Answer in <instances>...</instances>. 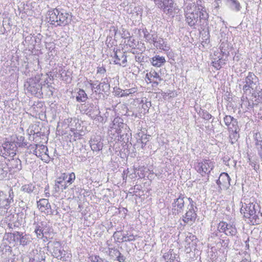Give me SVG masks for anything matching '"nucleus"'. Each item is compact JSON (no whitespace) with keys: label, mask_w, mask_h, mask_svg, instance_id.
<instances>
[{"label":"nucleus","mask_w":262,"mask_h":262,"mask_svg":"<svg viewBox=\"0 0 262 262\" xmlns=\"http://www.w3.org/2000/svg\"><path fill=\"white\" fill-rule=\"evenodd\" d=\"M186 24L193 29L204 30L208 25V14L202 6L189 3L184 8Z\"/></svg>","instance_id":"f257e3e1"},{"label":"nucleus","mask_w":262,"mask_h":262,"mask_svg":"<svg viewBox=\"0 0 262 262\" xmlns=\"http://www.w3.org/2000/svg\"><path fill=\"white\" fill-rule=\"evenodd\" d=\"M241 213L244 217L248 220L249 223L252 225L259 224L261 221L260 216H261L258 205L250 203H244L241 208Z\"/></svg>","instance_id":"f03ea898"},{"label":"nucleus","mask_w":262,"mask_h":262,"mask_svg":"<svg viewBox=\"0 0 262 262\" xmlns=\"http://www.w3.org/2000/svg\"><path fill=\"white\" fill-rule=\"evenodd\" d=\"M243 83L244 85L243 87V90L244 94H246L248 92L251 93V90H256L259 84L258 77L252 72H249L248 73Z\"/></svg>","instance_id":"7ed1b4c3"},{"label":"nucleus","mask_w":262,"mask_h":262,"mask_svg":"<svg viewBox=\"0 0 262 262\" xmlns=\"http://www.w3.org/2000/svg\"><path fill=\"white\" fill-rule=\"evenodd\" d=\"M14 194L12 188L9 190L8 194L0 190V209H5L7 212L10 208V205L14 202Z\"/></svg>","instance_id":"20e7f679"},{"label":"nucleus","mask_w":262,"mask_h":262,"mask_svg":"<svg viewBox=\"0 0 262 262\" xmlns=\"http://www.w3.org/2000/svg\"><path fill=\"white\" fill-rule=\"evenodd\" d=\"M17 149V147L15 142H6L0 148V155L5 159L8 157L12 158L15 156Z\"/></svg>","instance_id":"39448f33"},{"label":"nucleus","mask_w":262,"mask_h":262,"mask_svg":"<svg viewBox=\"0 0 262 262\" xmlns=\"http://www.w3.org/2000/svg\"><path fill=\"white\" fill-rule=\"evenodd\" d=\"M213 167V163L210 160L206 159L197 162L195 165L196 171L203 177L206 174L208 175Z\"/></svg>","instance_id":"423d86ee"},{"label":"nucleus","mask_w":262,"mask_h":262,"mask_svg":"<svg viewBox=\"0 0 262 262\" xmlns=\"http://www.w3.org/2000/svg\"><path fill=\"white\" fill-rule=\"evenodd\" d=\"M24 86L28 92L32 94L36 95L41 91V84L39 82L38 78H31L28 79L25 82Z\"/></svg>","instance_id":"0eeeda50"},{"label":"nucleus","mask_w":262,"mask_h":262,"mask_svg":"<svg viewBox=\"0 0 262 262\" xmlns=\"http://www.w3.org/2000/svg\"><path fill=\"white\" fill-rule=\"evenodd\" d=\"M241 101L242 107H245L247 108V110H251L254 107H258L259 105H262L261 103H259L260 100L259 98H256L255 93H252L250 98H245L243 96L241 98Z\"/></svg>","instance_id":"6e6552de"},{"label":"nucleus","mask_w":262,"mask_h":262,"mask_svg":"<svg viewBox=\"0 0 262 262\" xmlns=\"http://www.w3.org/2000/svg\"><path fill=\"white\" fill-rule=\"evenodd\" d=\"M189 205L188 206L186 213L183 216V221L185 223L192 224L194 222L197 216L195 211L194 210V202L191 198H188Z\"/></svg>","instance_id":"1a4fd4ad"},{"label":"nucleus","mask_w":262,"mask_h":262,"mask_svg":"<svg viewBox=\"0 0 262 262\" xmlns=\"http://www.w3.org/2000/svg\"><path fill=\"white\" fill-rule=\"evenodd\" d=\"M221 232H224L228 236H234L237 233V230L234 225L228 224L226 222H220L217 226Z\"/></svg>","instance_id":"9d476101"},{"label":"nucleus","mask_w":262,"mask_h":262,"mask_svg":"<svg viewBox=\"0 0 262 262\" xmlns=\"http://www.w3.org/2000/svg\"><path fill=\"white\" fill-rule=\"evenodd\" d=\"M156 5L162 9L166 14H171L173 11V2L172 0H156Z\"/></svg>","instance_id":"9b49d317"},{"label":"nucleus","mask_w":262,"mask_h":262,"mask_svg":"<svg viewBox=\"0 0 262 262\" xmlns=\"http://www.w3.org/2000/svg\"><path fill=\"white\" fill-rule=\"evenodd\" d=\"M37 204L39 209L41 212H43L46 214L52 215L53 214V211L51 209V205L48 200L46 199H40L37 202Z\"/></svg>","instance_id":"f8f14e48"},{"label":"nucleus","mask_w":262,"mask_h":262,"mask_svg":"<svg viewBox=\"0 0 262 262\" xmlns=\"http://www.w3.org/2000/svg\"><path fill=\"white\" fill-rule=\"evenodd\" d=\"M122 121L123 120L119 117L115 118L110 126L112 130H115V132L117 133L118 136H120L121 139L124 136L123 134H122V128H123L124 126H126V125L122 122Z\"/></svg>","instance_id":"ddd939ff"},{"label":"nucleus","mask_w":262,"mask_h":262,"mask_svg":"<svg viewBox=\"0 0 262 262\" xmlns=\"http://www.w3.org/2000/svg\"><path fill=\"white\" fill-rule=\"evenodd\" d=\"M6 163L10 170H13V172H17L21 169V162L18 158H10Z\"/></svg>","instance_id":"4468645a"},{"label":"nucleus","mask_w":262,"mask_h":262,"mask_svg":"<svg viewBox=\"0 0 262 262\" xmlns=\"http://www.w3.org/2000/svg\"><path fill=\"white\" fill-rule=\"evenodd\" d=\"M12 234L14 240L18 241L19 244L23 246L27 245L31 242L29 235L27 234L15 231Z\"/></svg>","instance_id":"2eb2a0df"},{"label":"nucleus","mask_w":262,"mask_h":262,"mask_svg":"<svg viewBox=\"0 0 262 262\" xmlns=\"http://www.w3.org/2000/svg\"><path fill=\"white\" fill-rule=\"evenodd\" d=\"M184 197L180 195L179 197L174 200L172 203V212L173 214H179L182 212L184 207Z\"/></svg>","instance_id":"dca6fc26"},{"label":"nucleus","mask_w":262,"mask_h":262,"mask_svg":"<svg viewBox=\"0 0 262 262\" xmlns=\"http://www.w3.org/2000/svg\"><path fill=\"white\" fill-rule=\"evenodd\" d=\"M61 13V12L56 8L48 11V14L51 24L55 25L57 23L56 26H59Z\"/></svg>","instance_id":"f3484780"},{"label":"nucleus","mask_w":262,"mask_h":262,"mask_svg":"<svg viewBox=\"0 0 262 262\" xmlns=\"http://www.w3.org/2000/svg\"><path fill=\"white\" fill-rule=\"evenodd\" d=\"M84 112L91 117L98 116L100 113L98 106L93 103H88L84 105Z\"/></svg>","instance_id":"a211bd4d"},{"label":"nucleus","mask_w":262,"mask_h":262,"mask_svg":"<svg viewBox=\"0 0 262 262\" xmlns=\"http://www.w3.org/2000/svg\"><path fill=\"white\" fill-rule=\"evenodd\" d=\"M225 125L228 127L229 131H236L238 129V122L236 119L229 115H226L224 118Z\"/></svg>","instance_id":"6ab92c4d"},{"label":"nucleus","mask_w":262,"mask_h":262,"mask_svg":"<svg viewBox=\"0 0 262 262\" xmlns=\"http://www.w3.org/2000/svg\"><path fill=\"white\" fill-rule=\"evenodd\" d=\"M114 57L115 58L114 63L116 64L122 65L123 67L125 66L127 62L126 56L124 52L120 50H117L114 52Z\"/></svg>","instance_id":"aec40b11"},{"label":"nucleus","mask_w":262,"mask_h":262,"mask_svg":"<svg viewBox=\"0 0 262 262\" xmlns=\"http://www.w3.org/2000/svg\"><path fill=\"white\" fill-rule=\"evenodd\" d=\"M51 246H52V255L53 256L58 259H61L62 254L61 243L59 242L54 241L52 243Z\"/></svg>","instance_id":"412c9836"},{"label":"nucleus","mask_w":262,"mask_h":262,"mask_svg":"<svg viewBox=\"0 0 262 262\" xmlns=\"http://www.w3.org/2000/svg\"><path fill=\"white\" fill-rule=\"evenodd\" d=\"M154 46L159 50H162L165 51H167L170 49L169 46L162 38H158L157 36L154 42Z\"/></svg>","instance_id":"4be33fe9"},{"label":"nucleus","mask_w":262,"mask_h":262,"mask_svg":"<svg viewBox=\"0 0 262 262\" xmlns=\"http://www.w3.org/2000/svg\"><path fill=\"white\" fill-rule=\"evenodd\" d=\"M255 145L258 154L262 159V138L259 133H256L255 135Z\"/></svg>","instance_id":"5701e85b"},{"label":"nucleus","mask_w":262,"mask_h":262,"mask_svg":"<svg viewBox=\"0 0 262 262\" xmlns=\"http://www.w3.org/2000/svg\"><path fill=\"white\" fill-rule=\"evenodd\" d=\"M220 178L222 181L223 188L224 189H228L231 185L230 182L231 179L228 173L225 172L222 173L220 176Z\"/></svg>","instance_id":"b1692460"},{"label":"nucleus","mask_w":262,"mask_h":262,"mask_svg":"<svg viewBox=\"0 0 262 262\" xmlns=\"http://www.w3.org/2000/svg\"><path fill=\"white\" fill-rule=\"evenodd\" d=\"M34 146L35 148L33 150V154L38 157H41L43 153H46V151H48L47 147L42 144H35Z\"/></svg>","instance_id":"393cba45"},{"label":"nucleus","mask_w":262,"mask_h":262,"mask_svg":"<svg viewBox=\"0 0 262 262\" xmlns=\"http://www.w3.org/2000/svg\"><path fill=\"white\" fill-rule=\"evenodd\" d=\"M166 62L164 57L156 55L152 58L151 63L154 67H160L162 66Z\"/></svg>","instance_id":"a878e982"},{"label":"nucleus","mask_w":262,"mask_h":262,"mask_svg":"<svg viewBox=\"0 0 262 262\" xmlns=\"http://www.w3.org/2000/svg\"><path fill=\"white\" fill-rule=\"evenodd\" d=\"M214 56L215 57H212L211 64L215 69L219 70L221 68L222 66L225 64V62L222 60V57H221L220 56L216 57L215 52L214 53Z\"/></svg>","instance_id":"bb28decb"},{"label":"nucleus","mask_w":262,"mask_h":262,"mask_svg":"<svg viewBox=\"0 0 262 262\" xmlns=\"http://www.w3.org/2000/svg\"><path fill=\"white\" fill-rule=\"evenodd\" d=\"M110 84L108 82L107 78L104 79L103 81L100 82V83L97 85V88H95L97 91L105 92L110 90Z\"/></svg>","instance_id":"cd10ccee"},{"label":"nucleus","mask_w":262,"mask_h":262,"mask_svg":"<svg viewBox=\"0 0 262 262\" xmlns=\"http://www.w3.org/2000/svg\"><path fill=\"white\" fill-rule=\"evenodd\" d=\"M71 18L69 13L61 12L59 26L67 25L71 21Z\"/></svg>","instance_id":"c85d7f7f"},{"label":"nucleus","mask_w":262,"mask_h":262,"mask_svg":"<svg viewBox=\"0 0 262 262\" xmlns=\"http://www.w3.org/2000/svg\"><path fill=\"white\" fill-rule=\"evenodd\" d=\"M143 32L145 41L150 43H154L157 35L150 34L146 29L143 30Z\"/></svg>","instance_id":"c756f323"},{"label":"nucleus","mask_w":262,"mask_h":262,"mask_svg":"<svg viewBox=\"0 0 262 262\" xmlns=\"http://www.w3.org/2000/svg\"><path fill=\"white\" fill-rule=\"evenodd\" d=\"M230 8L236 12L240 11L241 6L237 0H227Z\"/></svg>","instance_id":"7c9ffc66"},{"label":"nucleus","mask_w":262,"mask_h":262,"mask_svg":"<svg viewBox=\"0 0 262 262\" xmlns=\"http://www.w3.org/2000/svg\"><path fill=\"white\" fill-rule=\"evenodd\" d=\"M76 98L78 102H84L87 100L88 96L83 90L80 89L77 92V96Z\"/></svg>","instance_id":"2f4dec72"},{"label":"nucleus","mask_w":262,"mask_h":262,"mask_svg":"<svg viewBox=\"0 0 262 262\" xmlns=\"http://www.w3.org/2000/svg\"><path fill=\"white\" fill-rule=\"evenodd\" d=\"M186 242L187 243V246L189 248L195 247L196 244V238L193 235H190L187 236L186 238Z\"/></svg>","instance_id":"473e14b6"},{"label":"nucleus","mask_w":262,"mask_h":262,"mask_svg":"<svg viewBox=\"0 0 262 262\" xmlns=\"http://www.w3.org/2000/svg\"><path fill=\"white\" fill-rule=\"evenodd\" d=\"M163 257L167 262H173L176 258L175 255L173 253V250H170L168 252L164 254Z\"/></svg>","instance_id":"72a5a7b5"},{"label":"nucleus","mask_w":262,"mask_h":262,"mask_svg":"<svg viewBox=\"0 0 262 262\" xmlns=\"http://www.w3.org/2000/svg\"><path fill=\"white\" fill-rule=\"evenodd\" d=\"M137 237V235H134L133 234H129L128 232H126V233H124L122 235V237L121 238L122 242H132L136 240V237Z\"/></svg>","instance_id":"f704fd0d"},{"label":"nucleus","mask_w":262,"mask_h":262,"mask_svg":"<svg viewBox=\"0 0 262 262\" xmlns=\"http://www.w3.org/2000/svg\"><path fill=\"white\" fill-rule=\"evenodd\" d=\"M69 185L66 182L63 183H60L58 184H55V190L57 192L63 191Z\"/></svg>","instance_id":"c9c22d12"},{"label":"nucleus","mask_w":262,"mask_h":262,"mask_svg":"<svg viewBox=\"0 0 262 262\" xmlns=\"http://www.w3.org/2000/svg\"><path fill=\"white\" fill-rule=\"evenodd\" d=\"M45 260V257L41 253H36L33 257L30 258L29 262H42Z\"/></svg>","instance_id":"e433bc0d"},{"label":"nucleus","mask_w":262,"mask_h":262,"mask_svg":"<svg viewBox=\"0 0 262 262\" xmlns=\"http://www.w3.org/2000/svg\"><path fill=\"white\" fill-rule=\"evenodd\" d=\"M35 188V186L32 184H27L22 186L21 190L26 192L30 193L32 192Z\"/></svg>","instance_id":"4c0bfd02"},{"label":"nucleus","mask_w":262,"mask_h":262,"mask_svg":"<svg viewBox=\"0 0 262 262\" xmlns=\"http://www.w3.org/2000/svg\"><path fill=\"white\" fill-rule=\"evenodd\" d=\"M146 76H149L150 79H151V78L152 79L156 78L157 79H158L159 81L162 80V79L161 78L159 74L155 71H151L149 73H147L146 74Z\"/></svg>","instance_id":"58836bf2"},{"label":"nucleus","mask_w":262,"mask_h":262,"mask_svg":"<svg viewBox=\"0 0 262 262\" xmlns=\"http://www.w3.org/2000/svg\"><path fill=\"white\" fill-rule=\"evenodd\" d=\"M108 251L109 255L113 258H116L120 252L117 249L110 247L108 248Z\"/></svg>","instance_id":"ea45409f"},{"label":"nucleus","mask_w":262,"mask_h":262,"mask_svg":"<svg viewBox=\"0 0 262 262\" xmlns=\"http://www.w3.org/2000/svg\"><path fill=\"white\" fill-rule=\"evenodd\" d=\"M68 178V175L65 173H62L61 176L59 178H57V179L55 180V184H58V183H63L66 182V180Z\"/></svg>","instance_id":"a19ab883"},{"label":"nucleus","mask_w":262,"mask_h":262,"mask_svg":"<svg viewBox=\"0 0 262 262\" xmlns=\"http://www.w3.org/2000/svg\"><path fill=\"white\" fill-rule=\"evenodd\" d=\"M34 231L38 237L42 238L43 236V230L40 226L37 225Z\"/></svg>","instance_id":"79ce46f5"},{"label":"nucleus","mask_w":262,"mask_h":262,"mask_svg":"<svg viewBox=\"0 0 262 262\" xmlns=\"http://www.w3.org/2000/svg\"><path fill=\"white\" fill-rule=\"evenodd\" d=\"M68 179L66 181L67 183L69 185H71L75 179V175L74 172L70 173L69 176H68Z\"/></svg>","instance_id":"37998d69"},{"label":"nucleus","mask_w":262,"mask_h":262,"mask_svg":"<svg viewBox=\"0 0 262 262\" xmlns=\"http://www.w3.org/2000/svg\"><path fill=\"white\" fill-rule=\"evenodd\" d=\"M202 115V118L206 120H209L212 118V115L207 111H203Z\"/></svg>","instance_id":"c03bdc74"},{"label":"nucleus","mask_w":262,"mask_h":262,"mask_svg":"<svg viewBox=\"0 0 262 262\" xmlns=\"http://www.w3.org/2000/svg\"><path fill=\"white\" fill-rule=\"evenodd\" d=\"M118 29L115 26H112L110 29V34L109 35L112 37L113 36H115Z\"/></svg>","instance_id":"a18cd8bd"},{"label":"nucleus","mask_w":262,"mask_h":262,"mask_svg":"<svg viewBox=\"0 0 262 262\" xmlns=\"http://www.w3.org/2000/svg\"><path fill=\"white\" fill-rule=\"evenodd\" d=\"M90 258L91 262H101V260L103 259V258H100L98 255L91 256Z\"/></svg>","instance_id":"49530a36"},{"label":"nucleus","mask_w":262,"mask_h":262,"mask_svg":"<svg viewBox=\"0 0 262 262\" xmlns=\"http://www.w3.org/2000/svg\"><path fill=\"white\" fill-rule=\"evenodd\" d=\"M249 164L254 169L256 170L259 168V166L256 165V162L253 160H251L250 158H249Z\"/></svg>","instance_id":"de8ad7c7"},{"label":"nucleus","mask_w":262,"mask_h":262,"mask_svg":"<svg viewBox=\"0 0 262 262\" xmlns=\"http://www.w3.org/2000/svg\"><path fill=\"white\" fill-rule=\"evenodd\" d=\"M17 140H18V141H19V143L21 144L19 146H26L27 145V143L24 142V140H25L24 137L21 136L17 138Z\"/></svg>","instance_id":"09e8293b"},{"label":"nucleus","mask_w":262,"mask_h":262,"mask_svg":"<svg viewBox=\"0 0 262 262\" xmlns=\"http://www.w3.org/2000/svg\"><path fill=\"white\" fill-rule=\"evenodd\" d=\"M116 258L119 262H124L126 259L124 255H123L120 252H119V253L116 257Z\"/></svg>","instance_id":"8fccbe9b"},{"label":"nucleus","mask_w":262,"mask_h":262,"mask_svg":"<svg viewBox=\"0 0 262 262\" xmlns=\"http://www.w3.org/2000/svg\"><path fill=\"white\" fill-rule=\"evenodd\" d=\"M106 72V69L103 67H97V73L100 74H104Z\"/></svg>","instance_id":"3c124183"},{"label":"nucleus","mask_w":262,"mask_h":262,"mask_svg":"<svg viewBox=\"0 0 262 262\" xmlns=\"http://www.w3.org/2000/svg\"><path fill=\"white\" fill-rule=\"evenodd\" d=\"M238 130H236V131H231L233 132V134L232 135H230V137L232 138H233L234 140H237V139L239 138V135L238 134Z\"/></svg>","instance_id":"603ef678"},{"label":"nucleus","mask_w":262,"mask_h":262,"mask_svg":"<svg viewBox=\"0 0 262 262\" xmlns=\"http://www.w3.org/2000/svg\"><path fill=\"white\" fill-rule=\"evenodd\" d=\"M91 147L93 150H99L100 149V145H97L96 144H92Z\"/></svg>","instance_id":"864d4df0"},{"label":"nucleus","mask_w":262,"mask_h":262,"mask_svg":"<svg viewBox=\"0 0 262 262\" xmlns=\"http://www.w3.org/2000/svg\"><path fill=\"white\" fill-rule=\"evenodd\" d=\"M221 181H222L221 180L220 177L219 178V179L217 180L216 181V184L218 185L219 190H222V189H223L222 187V183L221 182Z\"/></svg>","instance_id":"5fc2aeb1"},{"label":"nucleus","mask_w":262,"mask_h":262,"mask_svg":"<svg viewBox=\"0 0 262 262\" xmlns=\"http://www.w3.org/2000/svg\"><path fill=\"white\" fill-rule=\"evenodd\" d=\"M121 94H120V97H124L127 96L129 95L128 92H127V90H124L123 92H121ZM117 95H119V94H117Z\"/></svg>","instance_id":"6e6d98bb"},{"label":"nucleus","mask_w":262,"mask_h":262,"mask_svg":"<svg viewBox=\"0 0 262 262\" xmlns=\"http://www.w3.org/2000/svg\"><path fill=\"white\" fill-rule=\"evenodd\" d=\"M119 233H120V231L115 232L113 234V237L114 238H116L117 240L121 239V238H120L121 235H119Z\"/></svg>","instance_id":"4d7b16f0"},{"label":"nucleus","mask_w":262,"mask_h":262,"mask_svg":"<svg viewBox=\"0 0 262 262\" xmlns=\"http://www.w3.org/2000/svg\"><path fill=\"white\" fill-rule=\"evenodd\" d=\"M136 92H137V89L135 88L127 90V92H128L129 93V94H134Z\"/></svg>","instance_id":"13d9d810"},{"label":"nucleus","mask_w":262,"mask_h":262,"mask_svg":"<svg viewBox=\"0 0 262 262\" xmlns=\"http://www.w3.org/2000/svg\"><path fill=\"white\" fill-rule=\"evenodd\" d=\"M89 83H90V84L91 85V89H92V90H93L94 89H96L95 88H97V85H96V86H95V85H96V83H93L92 82V80H90V81H89Z\"/></svg>","instance_id":"bf43d9fd"},{"label":"nucleus","mask_w":262,"mask_h":262,"mask_svg":"<svg viewBox=\"0 0 262 262\" xmlns=\"http://www.w3.org/2000/svg\"><path fill=\"white\" fill-rule=\"evenodd\" d=\"M258 94V97L260 100V101L262 100V89L258 93H257Z\"/></svg>","instance_id":"052dcab7"},{"label":"nucleus","mask_w":262,"mask_h":262,"mask_svg":"<svg viewBox=\"0 0 262 262\" xmlns=\"http://www.w3.org/2000/svg\"><path fill=\"white\" fill-rule=\"evenodd\" d=\"M145 140V138L144 139H141V144H142V148H143L144 146L146 145V142H144V140Z\"/></svg>","instance_id":"680f3d73"},{"label":"nucleus","mask_w":262,"mask_h":262,"mask_svg":"<svg viewBox=\"0 0 262 262\" xmlns=\"http://www.w3.org/2000/svg\"><path fill=\"white\" fill-rule=\"evenodd\" d=\"M48 191V189L47 188L45 189V194L46 197L49 196V192Z\"/></svg>","instance_id":"e2e57ef3"},{"label":"nucleus","mask_w":262,"mask_h":262,"mask_svg":"<svg viewBox=\"0 0 262 262\" xmlns=\"http://www.w3.org/2000/svg\"><path fill=\"white\" fill-rule=\"evenodd\" d=\"M8 226L10 229H13V226H15L13 225L12 224L9 223L8 225Z\"/></svg>","instance_id":"0e129e2a"},{"label":"nucleus","mask_w":262,"mask_h":262,"mask_svg":"<svg viewBox=\"0 0 262 262\" xmlns=\"http://www.w3.org/2000/svg\"><path fill=\"white\" fill-rule=\"evenodd\" d=\"M118 140H122V141H123L124 142H125V141L124 140V136L122 137V138L121 139H120V135H118Z\"/></svg>","instance_id":"69168bd1"},{"label":"nucleus","mask_w":262,"mask_h":262,"mask_svg":"<svg viewBox=\"0 0 262 262\" xmlns=\"http://www.w3.org/2000/svg\"><path fill=\"white\" fill-rule=\"evenodd\" d=\"M118 140H122V141H123L124 142H125V141L124 140V136L122 137V138L121 139H120V135H118Z\"/></svg>","instance_id":"338daca9"},{"label":"nucleus","mask_w":262,"mask_h":262,"mask_svg":"<svg viewBox=\"0 0 262 262\" xmlns=\"http://www.w3.org/2000/svg\"><path fill=\"white\" fill-rule=\"evenodd\" d=\"M159 82L157 81H153V83L154 84L156 85H158L159 84Z\"/></svg>","instance_id":"774afa93"}]
</instances>
